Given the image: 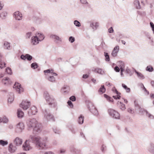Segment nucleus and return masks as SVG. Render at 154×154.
Returning <instances> with one entry per match:
<instances>
[{"mask_svg":"<svg viewBox=\"0 0 154 154\" xmlns=\"http://www.w3.org/2000/svg\"><path fill=\"white\" fill-rule=\"evenodd\" d=\"M35 35L38 38V39L40 42L42 41L45 38L44 35L41 32H37L35 34Z\"/></svg>","mask_w":154,"mask_h":154,"instance_id":"6ab92c4d","label":"nucleus"},{"mask_svg":"<svg viewBox=\"0 0 154 154\" xmlns=\"http://www.w3.org/2000/svg\"><path fill=\"white\" fill-rule=\"evenodd\" d=\"M50 37L54 39L56 43H58L62 42L61 38L56 35H51Z\"/></svg>","mask_w":154,"mask_h":154,"instance_id":"9d476101","label":"nucleus"},{"mask_svg":"<svg viewBox=\"0 0 154 154\" xmlns=\"http://www.w3.org/2000/svg\"><path fill=\"white\" fill-rule=\"evenodd\" d=\"M70 131H71V132L73 134H74L75 133V130L74 128H70Z\"/></svg>","mask_w":154,"mask_h":154,"instance_id":"338daca9","label":"nucleus"},{"mask_svg":"<svg viewBox=\"0 0 154 154\" xmlns=\"http://www.w3.org/2000/svg\"><path fill=\"white\" fill-rule=\"evenodd\" d=\"M13 87L15 89L18 93L20 94L23 91V89L21 87V85L18 82H16Z\"/></svg>","mask_w":154,"mask_h":154,"instance_id":"6e6552de","label":"nucleus"},{"mask_svg":"<svg viewBox=\"0 0 154 154\" xmlns=\"http://www.w3.org/2000/svg\"><path fill=\"white\" fill-rule=\"evenodd\" d=\"M74 24L76 27H79L81 26L80 22L77 20H75L74 21Z\"/></svg>","mask_w":154,"mask_h":154,"instance_id":"4c0bfd02","label":"nucleus"},{"mask_svg":"<svg viewBox=\"0 0 154 154\" xmlns=\"http://www.w3.org/2000/svg\"><path fill=\"white\" fill-rule=\"evenodd\" d=\"M109 32L110 33H112L113 32V29L112 27H111L108 29Z\"/></svg>","mask_w":154,"mask_h":154,"instance_id":"e2e57ef3","label":"nucleus"},{"mask_svg":"<svg viewBox=\"0 0 154 154\" xmlns=\"http://www.w3.org/2000/svg\"><path fill=\"white\" fill-rule=\"evenodd\" d=\"M30 105V102L26 101H23L20 105V106L23 109L26 110Z\"/></svg>","mask_w":154,"mask_h":154,"instance_id":"1a4fd4ad","label":"nucleus"},{"mask_svg":"<svg viewBox=\"0 0 154 154\" xmlns=\"http://www.w3.org/2000/svg\"><path fill=\"white\" fill-rule=\"evenodd\" d=\"M118 105L120 109L122 110H124L125 109V105L121 102H118Z\"/></svg>","mask_w":154,"mask_h":154,"instance_id":"bb28decb","label":"nucleus"},{"mask_svg":"<svg viewBox=\"0 0 154 154\" xmlns=\"http://www.w3.org/2000/svg\"><path fill=\"white\" fill-rule=\"evenodd\" d=\"M84 117L82 115H81L79 117L78 122L79 124H82L84 122Z\"/></svg>","mask_w":154,"mask_h":154,"instance_id":"c85d7f7f","label":"nucleus"},{"mask_svg":"<svg viewBox=\"0 0 154 154\" xmlns=\"http://www.w3.org/2000/svg\"><path fill=\"white\" fill-rule=\"evenodd\" d=\"M6 72L9 74L11 75L12 74L11 69V68L8 67L6 69Z\"/></svg>","mask_w":154,"mask_h":154,"instance_id":"79ce46f5","label":"nucleus"},{"mask_svg":"<svg viewBox=\"0 0 154 154\" xmlns=\"http://www.w3.org/2000/svg\"><path fill=\"white\" fill-rule=\"evenodd\" d=\"M128 111L131 113L133 114L134 112V111L131 108H129L128 109Z\"/></svg>","mask_w":154,"mask_h":154,"instance_id":"680f3d73","label":"nucleus"},{"mask_svg":"<svg viewBox=\"0 0 154 154\" xmlns=\"http://www.w3.org/2000/svg\"><path fill=\"white\" fill-rule=\"evenodd\" d=\"M104 97L106 98L107 100H108L109 102H113V99L109 97V96L107 95L106 94H104Z\"/></svg>","mask_w":154,"mask_h":154,"instance_id":"e433bc0d","label":"nucleus"},{"mask_svg":"<svg viewBox=\"0 0 154 154\" xmlns=\"http://www.w3.org/2000/svg\"><path fill=\"white\" fill-rule=\"evenodd\" d=\"M2 119V122L4 123H7L9 121L8 119L5 116H3Z\"/></svg>","mask_w":154,"mask_h":154,"instance_id":"58836bf2","label":"nucleus"},{"mask_svg":"<svg viewBox=\"0 0 154 154\" xmlns=\"http://www.w3.org/2000/svg\"><path fill=\"white\" fill-rule=\"evenodd\" d=\"M26 59H27L29 61L31 60L32 58V57L31 56L28 54H26Z\"/></svg>","mask_w":154,"mask_h":154,"instance_id":"de8ad7c7","label":"nucleus"},{"mask_svg":"<svg viewBox=\"0 0 154 154\" xmlns=\"http://www.w3.org/2000/svg\"><path fill=\"white\" fill-rule=\"evenodd\" d=\"M48 79L49 81L51 82H54L55 81V79L53 76H50Z\"/></svg>","mask_w":154,"mask_h":154,"instance_id":"c03bdc74","label":"nucleus"},{"mask_svg":"<svg viewBox=\"0 0 154 154\" xmlns=\"http://www.w3.org/2000/svg\"><path fill=\"white\" fill-rule=\"evenodd\" d=\"M69 90V86H64L61 90V92L63 93H67Z\"/></svg>","mask_w":154,"mask_h":154,"instance_id":"412c9836","label":"nucleus"},{"mask_svg":"<svg viewBox=\"0 0 154 154\" xmlns=\"http://www.w3.org/2000/svg\"><path fill=\"white\" fill-rule=\"evenodd\" d=\"M44 117L48 121L51 120L54 121V118L52 115H51L50 113L49 112L48 110L45 109L44 112Z\"/></svg>","mask_w":154,"mask_h":154,"instance_id":"423d86ee","label":"nucleus"},{"mask_svg":"<svg viewBox=\"0 0 154 154\" xmlns=\"http://www.w3.org/2000/svg\"><path fill=\"white\" fill-rule=\"evenodd\" d=\"M46 140V137L42 138L39 137L30 135L28 141L35 144L38 148L41 149L45 148Z\"/></svg>","mask_w":154,"mask_h":154,"instance_id":"f257e3e1","label":"nucleus"},{"mask_svg":"<svg viewBox=\"0 0 154 154\" xmlns=\"http://www.w3.org/2000/svg\"><path fill=\"white\" fill-rule=\"evenodd\" d=\"M17 148L16 146L13 145L12 143H11L9 145L8 150L11 152H14L17 150Z\"/></svg>","mask_w":154,"mask_h":154,"instance_id":"4468645a","label":"nucleus"},{"mask_svg":"<svg viewBox=\"0 0 154 154\" xmlns=\"http://www.w3.org/2000/svg\"><path fill=\"white\" fill-rule=\"evenodd\" d=\"M70 150L72 152H75L76 153V151H77V150L75 149L73 147L71 148Z\"/></svg>","mask_w":154,"mask_h":154,"instance_id":"69168bd1","label":"nucleus"},{"mask_svg":"<svg viewBox=\"0 0 154 154\" xmlns=\"http://www.w3.org/2000/svg\"><path fill=\"white\" fill-rule=\"evenodd\" d=\"M2 56L0 54V68L1 69L5 66V63L2 60H1Z\"/></svg>","mask_w":154,"mask_h":154,"instance_id":"7c9ffc66","label":"nucleus"},{"mask_svg":"<svg viewBox=\"0 0 154 154\" xmlns=\"http://www.w3.org/2000/svg\"><path fill=\"white\" fill-rule=\"evenodd\" d=\"M114 70L116 72H119L120 71V69L118 66H116L115 67Z\"/></svg>","mask_w":154,"mask_h":154,"instance_id":"bf43d9fd","label":"nucleus"},{"mask_svg":"<svg viewBox=\"0 0 154 154\" xmlns=\"http://www.w3.org/2000/svg\"><path fill=\"white\" fill-rule=\"evenodd\" d=\"M116 94L117 95H116L113 96V97L115 99H119L121 97V96L120 95L121 94V93H119V94Z\"/></svg>","mask_w":154,"mask_h":154,"instance_id":"09e8293b","label":"nucleus"},{"mask_svg":"<svg viewBox=\"0 0 154 154\" xmlns=\"http://www.w3.org/2000/svg\"><path fill=\"white\" fill-rule=\"evenodd\" d=\"M106 89L104 85H101V88L98 90V92L100 94H102L105 92Z\"/></svg>","mask_w":154,"mask_h":154,"instance_id":"2f4dec72","label":"nucleus"},{"mask_svg":"<svg viewBox=\"0 0 154 154\" xmlns=\"http://www.w3.org/2000/svg\"><path fill=\"white\" fill-rule=\"evenodd\" d=\"M24 125L22 123H19L16 125L15 128V131L16 133L21 132L24 128Z\"/></svg>","mask_w":154,"mask_h":154,"instance_id":"0eeeda50","label":"nucleus"},{"mask_svg":"<svg viewBox=\"0 0 154 154\" xmlns=\"http://www.w3.org/2000/svg\"><path fill=\"white\" fill-rule=\"evenodd\" d=\"M144 111L146 112V115L148 116L149 118L151 119H154V116L153 115L149 113L147 110H145Z\"/></svg>","mask_w":154,"mask_h":154,"instance_id":"72a5a7b5","label":"nucleus"},{"mask_svg":"<svg viewBox=\"0 0 154 154\" xmlns=\"http://www.w3.org/2000/svg\"><path fill=\"white\" fill-rule=\"evenodd\" d=\"M69 99L72 101H75L76 100V98L74 96H72L69 98Z\"/></svg>","mask_w":154,"mask_h":154,"instance_id":"5fc2aeb1","label":"nucleus"},{"mask_svg":"<svg viewBox=\"0 0 154 154\" xmlns=\"http://www.w3.org/2000/svg\"><path fill=\"white\" fill-rule=\"evenodd\" d=\"M32 32H28L26 34V37L27 38H29L31 35Z\"/></svg>","mask_w":154,"mask_h":154,"instance_id":"6e6d98bb","label":"nucleus"},{"mask_svg":"<svg viewBox=\"0 0 154 154\" xmlns=\"http://www.w3.org/2000/svg\"><path fill=\"white\" fill-rule=\"evenodd\" d=\"M109 115L112 118L119 119H120V114L119 113L112 109H109L108 110Z\"/></svg>","mask_w":154,"mask_h":154,"instance_id":"7ed1b4c3","label":"nucleus"},{"mask_svg":"<svg viewBox=\"0 0 154 154\" xmlns=\"http://www.w3.org/2000/svg\"><path fill=\"white\" fill-rule=\"evenodd\" d=\"M37 112V110L35 106H33L28 111V114L29 115H35Z\"/></svg>","mask_w":154,"mask_h":154,"instance_id":"f8f14e48","label":"nucleus"},{"mask_svg":"<svg viewBox=\"0 0 154 154\" xmlns=\"http://www.w3.org/2000/svg\"><path fill=\"white\" fill-rule=\"evenodd\" d=\"M80 2L82 4L88 5V3L86 0H80Z\"/></svg>","mask_w":154,"mask_h":154,"instance_id":"603ef678","label":"nucleus"},{"mask_svg":"<svg viewBox=\"0 0 154 154\" xmlns=\"http://www.w3.org/2000/svg\"><path fill=\"white\" fill-rule=\"evenodd\" d=\"M147 150L151 153L154 154V144L151 143L148 146Z\"/></svg>","mask_w":154,"mask_h":154,"instance_id":"a211bd4d","label":"nucleus"},{"mask_svg":"<svg viewBox=\"0 0 154 154\" xmlns=\"http://www.w3.org/2000/svg\"><path fill=\"white\" fill-rule=\"evenodd\" d=\"M44 154H54V153L51 151H48L45 152Z\"/></svg>","mask_w":154,"mask_h":154,"instance_id":"774afa93","label":"nucleus"},{"mask_svg":"<svg viewBox=\"0 0 154 154\" xmlns=\"http://www.w3.org/2000/svg\"><path fill=\"white\" fill-rule=\"evenodd\" d=\"M101 149V151L103 152H104L106 150V146L104 144L102 145Z\"/></svg>","mask_w":154,"mask_h":154,"instance_id":"a18cd8bd","label":"nucleus"},{"mask_svg":"<svg viewBox=\"0 0 154 154\" xmlns=\"http://www.w3.org/2000/svg\"><path fill=\"white\" fill-rule=\"evenodd\" d=\"M99 26V23L97 22H92L90 24V26L94 31L96 30Z\"/></svg>","mask_w":154,"mask_h":154,"instance_id":"f3484780","label":"nucleus"},{"mask_svg":"<svg viewBox=\"0 0 154 154\" xmlns=\"http://www.w3.org/2000/svg\"><path fill=\"white\" fill-rule=\"evenodd\" d=\"M8 144V142L7 141H4V140H0V145L4 146Z\"/></svg>","mask_w":154,"mask_h":154,"instance_id":"f704fd0d","label":"nucleus"},{"mask_svg":"<svg viewBox=\"0 0 154 154\" xmlns=\"http://www.w3.org/2000/svg\"><path fill=\"white\" fill-rule=\"evenodd\" d=\"M94 71L97 73H99L101 75H103L104 74L105 72L103 69H101L96 68L95 69Z\"/></svg>","mask_w":154,"mask_h":154,"instance_id":"393cba45","label":"nucleus"},{"mask_svg":"<svg viewBox=\"0 0 154 154\" xmlns=\"http://www.w3.org/2000/svg\"><path fill=\"white\" fill-rule=\"evenodd\" d=\"M75 40V38L72 36H70L69 38V42H71V43H72Z\"/></svg>","mask_w":154,"mask_h":154,"instance_id":"8fccbe9b","label":"nucleus"},{"mask_svg":"<svg viewBox=\"0 0 154 154\" xmlns=\"http://www.w3.org/2000/svg\"><path fill=\"white\" fill-rule=\"evenodd\" d=\"M119 50V46H116L114 47L111 53L112 56L115 57L117 56V54Z\"/></svg>","mask_w":154,"mask_h":154,"instance_id":"ddd939ff","label":"nucleus"},{"mask_svg":"<svg viewBox=\"0 0 154 154\" xmlns=\"http://www.w3.org/2000/svg\"><path fill=\"white\" fill-rule=\"evenodd\" d=\"M2 82L5 85H8L11 84V82L8 78L6 77L2 79Z\"/></svg>","mask_w":154,"mask_h":154,"instance_id":"aec40b11","label":"nucleus"},{"mask_svg":"<svg viewBox=\"0 0 154 154\" xmlns=\"http://www.w3.org/2000/svg\"><path fill=\"white\" fill-rule=\"evenodd\" d=\"M104 54H105L104 55H105V58H105L106 60V61H109L110 59H109V56L108 54V53L105 52Z\"/></svg>","mask_w":154,"mask_h":154,"instance_id":"49530a36","label":"nucleus"},{"mask_svg":"<svg viewBox=\"0 0 154 154\" xmlns=\"http://www.w3.org/2000/svg\"><path fill=\"white\" fill-rule=\"evenodd\" d=\"M40 41L38 38L35 35L32 37L31 43L33 45H35L38 44Z\"/></svg>","mask_w":154,"mask_h":154,"instance_id":"dca6fc26","label":"nucleus"},{"mask_svg":"<svg viewBox=\"0 0 154 154\" xmlns=\"http://www.w3.org/2000/svg\"><path fill=\"white\" fill-rule=\"evenodd\" d=\"M135 72L136 73L137 77L139 78L142 79H144V76L141 73L138 72L136 70H135Z\"/></svg>","mask_w":154,"mask_h":154,"instance_id":"473e14b6","label":"nucleus"},{"mask_svg":"<svg viewBox=\"0 0 154 154\" xmlns=\"http://www.w3.org/2000/svg\"><path fill=\"white\" fill-rule=\"evenodd\" d=\"M134 104L135 107H136V109H140L141 108L140 106L138 104L137 102L136 101H134Z\"/></svg>","mask_w":154,"mask_h":154,"instance_id":"37998d69","label":"nucleus"},{"mask_svg":"<svg viewBox=\"0 0 154 154\" xmlns=\"http://www.w3.org/2000/svg\"><path fill=\"white\" fill-rule=\"evenodd\" d=\"M14 142L16 146H19L22 144V140L19 137H17L14 140Z\"/></svg>","mask_w":154,"mask_h":154,"instance_id":"2eb2a0df","label":"nucleus"},{"mask_svg":"<svg viewBox=\"0 0 154 154\" xmlns=\"http://www.w3.org/2000/svg\"><path fill=\"white\" fill-rule=\"evenodd\" d=\"M14 100V95L12 93H11L8 99V102L11 103Z\"/></svg>","mask_w":154,"mask_h":154,"instance_id":"b1692460","label":"nucleus"},{"mask_svg":"<svg viewBox=\"0 0 154 154\" xmlns=\"http://www.w3.org/2000/svg\"><path fill=\"white\" fill-rule=\"evenodd\" d=\"M118 64L120 67V70H125V64L123 62L121 61H119L118 63Z\"/></svg>","mask_w":154,"mask_h":154,"instance_id":"5701e85b","label":"nucleus"},{"mask_svg":"<svg viewBox=\"0 0 154 154\" xmlns=\"http://www.w3.org/2000/svg\"><path fill=\"white\" fill-rule=\"evenodd\" d=\"M125 72L127 74H129L130 76L132 75L133 74V73L131 71V69H130L128 67H127L126 68Z\"/></svg>","mask_w":154,"mask_h":154,"instance_id":"ea45409f","label":"nucleus"},{"mask_svg":"<svg viewBox=\"0 0 154 154\" xmlns=\"http://www.w3.org/2000/svg\"><path fill=\"white\" fill-rule=\"evenodd\" d=\"M53 131L56 134H59L60 131L59 130H58L57 128H55L53 129Z\"/></svg>","mask_w":154,"mask_h":154,"instance_id":"4d7b16f0","label":"nucleus"},{"mask_svg":"<svg viewBox=\"0 0 154 154\" xmlns=\"http://www.w3.org/2000/svg\"><path fill=\"white\" fill-rule=\"evenodd\" d=\"M23 112L20 109H18L17 112V115L18 117L19 118H21L23 117Z\"/></svg>","mask_w":154,"mask_h":154,"instance_id":"a878e982","label":"nucleus"},{"mask_svg":"<svg viewBox=\"0 0 154 154\" xmlns=\"http://www.w3.org/2000/svg\"><path fill=\"white\" fill-rule=\"evenodd\" d=\"M31 66L32 68L35 69L38 68V66L37 63L35 62L32 63L31 65Z\"/></svg>","mask_w":154,"mask_h":154,"instance_id":"c9c22d12","label":"nucleus"},{"mask_svg":"<svg viewBox=\"0 0 154 154\" xmlns=\"http://www.w3.org/2000/svg\"><path fill=\"white\" fill-rule=\"evenodd\" d=\"M67 103L71 108H72L73 107V105L71 101L69 100L67 102Z\"/></svg>","mask_w":154,"mask_h":154,"instance_id":"864d4df0","label":"nucleus"},{"mask_svg":"<svg viewBox=\"0 0 154 154\" xmlns=\"http://www.w3.org/2000/svg\"><path fill=\"white\" fill-rule=\"evenodd\" d=\"M27 126L29 128L33 129L34 132H36L35 134L40 133L42 131V125L38 123L35 119H30L27 122Z\"/></svg>","mask_w":154,"mask_h":154,"instance_id":"f03ea898","label":"nucleus"},{"mask_svg":"<svg viewBox=\"0 0 154 154\" xmlns=\"http://www.w3.org/2000/svg\"><path fill=\"white\" fill-rule=\"evenodd\" d=\"M27 141V140H26L23 146V149L26 151L29 150L31 149L30 146L26 143Z\"/></svg>","mask_w":154,"mask_h":154,"instance_id":"4be33fe9","label":"nucleus"},{"mask_svg":"<svg viewBox=\"0 0 154 154\" xmlns=\"http://www.w3.org/2000/svg\"><path fill=\"white\" fill-rule=\"evenodd\" d=\"M134 4L137 9H140L141 8V6L140 5V2L138 0H135L134 2Z\"/></svg>","mask_w":154,"mask_h":154,"instance_id":"cd10ccee","label":"nucleus"},{"mask_svg":"<svg viewBox=\"0 0 154 154\" xmlns=\"http://www.w3.org/2000/svg\"><path fill=\"white\" fill-rule=\"evenodd\" d=\"M54 71V70L52 69H48L46 70H45L44 71V73L47 72L48 73H52V72Z\"/></svg>","mask_w":154,"mask_h":154,"instance_id":"3c124183","label":"nucleus"},{"mask_svg":"<svg viewBox=\"0 0 154 154\" xmlns=\"http://www.w3.org/2000/svg\"><path fill=\"white\" fill-rule=\"evenodd\" d=\"M112 90L114 92H115L116 94H119V92H118L115 87L112 88Z\"/></svg>","mask_w":154,"mask_h":154,"instance_id":"13d9d810","label":"nucleus"},{"mask_svg":"<svg viewBox=\"0 0 154 154\" xmlns=\"http://www.w3.org/2000/svg\"><path fill=\"white\" fill-rule=\"evenodd\" d=\"M14 17L16 20H20L22 17V14L19 11H17L14 14Z\"/></svg>","mask_w":154,"mask_h":154,"instance_id":"9b49d317","label":"nucleus"},{"mask_svg":"<svg viewBox=\"0 0 154 154\" xmlns=\"http://www.w3.org/2000/svg\"><path fill=\"white\" fill-rule=\"evenodd\" d=\"M88 109L94 115L97 116L98 112L97 109L91 103L88 105Z\"/></svg>","mask_w":154,"mask_h":154,"instance_id":"39448f33","label":"nucleus"},{"mask_svg":"<svg viewBox=\"0 0 154 154\" xmlns=\"http://www.w3.org/2000/svg\"><path fill=\"white\" fill-rule=\"evenodd\" d=\"M146 70L147 71H148L149 72H152L153 71L154 69L153 67L152 66H148L146 67Z\"/></svg>","mask_w":154,"mask_h":154,"instance_id":"a19ab883","label":"nucleus"},{"mask_svg":"<svg viewBox=\"0 0 154 154\" xmlns=\"http://www.w3.org/2000/svg\"><path fill=\"white\" fill-rule=\"evenodd\" d=\"M44 97L49 105H51L54 103V99L52 97H50L48 92H44Z\"/></svg>","mask_w":154,"mask_h":154,"instance_id":"20e7f679","label":"nucleus"},{"mask_svg":"<svg viewBox=\"0 0 154 154\" xmlns=\"http://www.w3.org/2000/svg\"><path fill=\"white\" fill-rule=\"evenodd\" d=\"M4 48L5 49L9 50L10 49V43L7 42H5L4 43Z\"/></svg>","mask_w":154,"mask_h":154,"instance_id":"c756f323","label":"nucleus"},{"mask_svg":"<svg viewBox=\"0 0 154 154\" xmlns=\"http://www.w3.org/2000/svg\"><path fill=\"white\" fill-rule=\"evenodd\" d=\"M8 128L9 129L11 130L13 129V125L11 124H10L8 125Z\"/></svg>","mask_w":154,"mask_h":154,"instance_id":"0e129e2a","label":"nucleus"},{"mask_svg":"<svg viewBox=\"0 0 154 154\" xmlns=\"http://www.w3.org/2000/svg\"><path fill=\"white\" fill-rule=\"evenodd\" d=\"M20 58L21 59L25 60L26 59V54L25 56L23 54L21 55L20 56Z\"/></svg>","mask_w":154,"mask_h":154,"instance_id":"052dcab7","label":"nucleus"}]
</instances>
